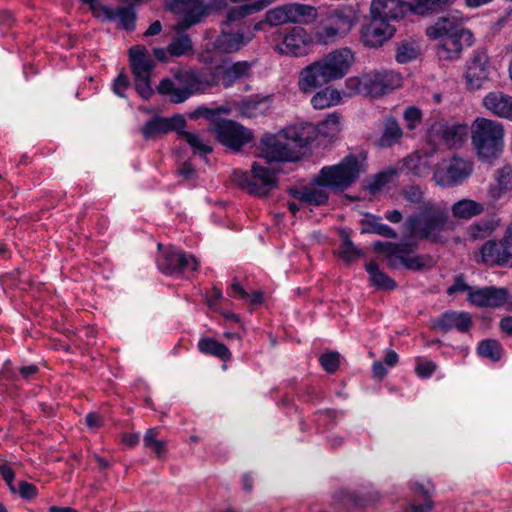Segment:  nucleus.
Segmentation results:
<instances>
[{"label": "nucleus", "mask_w": 512, "mask_h": 512, "mask_svg": "<svg viewBox=\"0 0 512 512\" xmlns=\"http://www.w3.org/2000/svg\"><path fill=\"white\" fill-rule=\"evenodd\" d=\"M197 347L202 354L211 355L227 362L232 354L228 347L214 338L203 337L199 340Z\"/></svg>", "instance_id": "obj_34"}, {"label": "nucleus", "mask_w": 512, "mask_h": 512, "mask_svg": "<svg viewBox=\"0 0 512 512\" xmlns=\"http://www.w3.org/2000/svg\"><path fill=\"white\" fill-rule=\"evenodd\" d=\"M494 230V224L488 220H481L473 223L468 228V234L473 240L484 239L491 235Z\"/></svg>", "instance_id": "obj_49"}, {"label": "nucleus", "mask_w": 512, "mask_h": 512, "mask_svg": "<svg viewBox=\"0 0 512 512\" xmlns=\"http://www.w3.org/2000/svg\"><path fill=\"white\" fill-rule=\"evenodd\" d=\"M499 326L504 333L512 336V316L501 319Z\"/></svg>", "instance_id": "obj_64"}, {"label": "nucleus", "mask_w": 512, "mask_h": 512, "mask_svg": "<svg viewBox=\"0 0 512 512\" xmlns=\"http://www.w3.org/2000/svg\"><path fill=\"white\" fill-rule=\"evenodd\" d=\"M368 232L375 233L386 238H397L396 231L392 229L390 226L382 223H373Z\"/></svg>", "instance_id": "obj_59"}, {"label": "nucleus", "mask_w": 512, "mask_h": 512, "mask_svg": "<svg viewBox=\"0 0 512 512\" xmlns=\"http://www.w3.org/2000/svg\"><path fill=\"white\" fill-rule=\"evenodd\" d=\"M360 174V164L354 155L345 157L339 164L324 166L314 177L318 185L343 191L356 182Z\"/></svg>", "instance_id": "obj_8"}, {"label": "nucleus", "mask_w": 512, "mask_h": 512, "mask_svg": "<svg viewBox=\"0 0 512 512\" xmlns=\"http://www.w3.org/2000/svg\"><path fill=\"white\" fill-rule=\"evenodd\" d=\"M0 475L9 486L10 490L16 493V486L14 485L15 473L12 468L6 464L0 465Z\"/></svg>", "instance_id": "obj_60"}, {"label": "nucleus", "mask_w": 512, "mask_h": 512, "mask_svg": "<svg viewBox=\"0 0 512 512\" xmlns=\"http://www.w3.org/2000/svg\"><path fill=\"white\" fill-rule=\"evenodd\" d=\"M169 9L174 13L183 14L178 22L179 29H188L200 23L208 14L209 7L204 0H171Z\"/></svg>", "instance_id": "obj_20"}, {"label": "nucleus", "mask_w": 512, "mask_h": 512, "mask_svg": "<svg viewBox=\"0 0 512 512\" xmlns=\"http://www.w3.org/2000/svg\"><path fill=\"white\" fill-rule=\"evenodd\" d=\"M403 117L407 122V128L413 130L422 120V112L415 106H409L404 110Z\"/></svg>", "instance_id": "obj_55"}, {"label": "nucleus", "mask_w": 512, "mask_h": 512, "mask_svg": "<svg viewBox=\"0 0 512 512\" xmlns=\"http://www.w3.org/2000/svg\"><path fill=\"white\" fill-rule=\"evenodd\" d=\"M481 262L493 266H512V248L503 238L501 241H487L480 249Z\"/></svg>", "instance_id": "obj_23"}, {"label": "nucleus", "mask_w": 512, "mask_h": 512, "mask_svg": "<svg viewBox=\"0 0 512 512\" xmlns=\"http://www.w3.org/2000/svg\"><path fill=\"white\" fill-rule=\"evenodd\" d=\"M178 135L189 144L195 154L206 156L212 152L211 145L199 134L183 131L181 129L179 130Z\"/></svg>", "instance_id": "obj_42"}, {"label": "nucleus", "mask_w": 512, "mask_h": 512, "mask_svg": "<svg viewBox=\"0 0 512 512\" xmlns=\"http://www.w3.org/2000/svg\"><path fill=\"white\" fill-rule=\"evenodd\" d=\"M464 18L456 13H448L426 28V35L431 40H439L465 31L461 26Z\"/></svg>", "instance_id": "obj_24"}, {"label": "nucleus", "mask_w": 512, "mask_h": 512, "mask_svg": "<svg viewBox=\"0 0 512 512\" xmlns=\"http://www.w3.org/2000/svg\"><path fill=\"white\" fill-rule=\"evenodd\" d=\"M186 121L181 115L172 117L156 116L147 121L141 128L144 139L149 140L157 136L177 131L185 127Z\"/></svg>", "instance_id": "obj_22"}, {"label": "nucleus", "mask_w": 512, "mask_h": 512, "mask_svg": "<svg viewBox=\"0 0 512 512\" xmlns=\"http://www.w3.org/2000/svg\"><path fill=\"white\" fill-rule=\"evenodd\" d=\"M495 184L491 186L489 194L492 198L498 199L504 192L512 188V167L504 165L494 173Z\"/></svg>", "instance_id": "obj_35"}, {"label": "nucleus", "mask_w": 512, "mask_h": 512, "mask_svg": "<svg viewBox=\"0 0 512 512\" xmlns=\"http://www.w3.org/2000/svg\"><path fill=\"white\" fill-rule=\"evenodd\" d=\"M447 222V210L433 201H427L416 214L407 217L403 226L411 237L438 243Z\"/></svg>", "instance_id": "obj_3"}, {"label": "nucleus", "mask_w": 512, "mask_h": 512, "mask_svg": "<svg viewBox=\"0 0 512 512\" xmlns=\"http://www.w3.org/2000/svg\"><path fill=\"white\" fill-rule=\"evenodd\" d=\"M468 127L462 124L449 125L446 122H434L428 130L430 144L444 145L448 148H459L467 140Z\"/></svg>", "instance_id": "obj_16"}, {"label": "nucleus", "mask_w": 512, "mask_h": 512, "mask_svg": "<svg viewBox=\"0 0 512 512\" xmlns=\"http://www.w3.org/2000/svg\"><path fill=\"white\" fill-rule=\"evenodd\" d=\"M313 128L309 125H292L277 135H266L261 140V151L268 161H296L301 149L311 143Z\"/></svg>", "instance_id": "obj_2"}, {"label": "nucleus", "mask_w": 512, "mask_h": 512, "mask_svg": "<svg viewBox=\"0 0 512 512\" xmlns=\"http://www.w3.org/2000/svg\"><path fill=\"white\" fill-rule=\"evenodd\" d=\"M325 188L326 187L317 184V186L305 187L300 190H292L291 194L302 203L321 206L324 205L329 198V194Z\"/></svg>", "instance_id": "obj_32"}, {"label": "nucleus", "mask_w": 512, "mask_h": 512, "mask_svg": "<svg viewBox=\"0 0 512 512\" xmlns=\"http://www.w3.org/2000/svg\"><path fill=\"white\" fill-rule=\"evenodd\" d=\"M404 166L412 174L417 176H424L428 174L430 170V156L416 153L405 159Z\"/></svg>", "instance_id": "obj_40"}, {"label": "nucleus", "mask_w": 512, "mask_h": 512, "mask_svg": "<svg viewBox=\"0 0 512 512\" xmlns=\"http://www.w3.org/2000/svg\"><path fill=\"white\" fill-rule=\"evenodd\" d=\"M403 197L413 204H418L423 206L426 202L424 201V192L418 186H408L403 189Z\"/></svg>", "instance_id": "obj_56"}, {"label": "nucleus", "mask_w": 512, "mask_h": 512, "mask_svg": "<svg viewBox=\"0 0 512 512\" xmlns=\"http://www.w3.org/2000/svg\"><path fill=\"white\" fill-rule=\"evenodd\" d=\"M436 370V364L431 360L416 357L415 372L421 378H429Z\"/></svg>", "instance_id": "obj_54"}, {"label": "nucleus", "mask_w": 512, "mask_h": 512, "mask_svg": "<svg viewBox=\"0 0 512 512\" xmlns=\"http://www.w3.org/2000/svg\"><path fill=\"white\" fill-rule=\"evenodd\" d=\"M274 50L281 55L302 57L309 53L313 45V36L306 29L295 26L282 33L275 34Z\"/></svg>", "instance_id": "obj_12"}, {"label": "nucleus", "mask_w": 512, "mask_h": 512, "mask_svg": "<svg viewBox=\"0 0 512 512\" xmlns=\"http://www.w3.org/2000/svg\"><path fill=\"white\" fill-rule=\"evenodd\" d=\"M455 1L456 0H414L413 3H410V12L425 16L436 13L450 6Z\"/></svg>", "instance_id": "obj_37"}, {"label": "nucleus", "mask_w": 512, "mask_h": 512, "mask_svg": "<svg viewBox=\"0 0 512 512\" xmlns=\"http://www.w3.org/2000/svg\"><path fill=\"white\" fill-rule=\"evenodd\" d=\"M402 85V77L394 71H371L345 81L349 95L381 97Z\"/></svg>", "instance_id": "obj_5"}, {"label": "nucleus", "mask_w": 512, "mask_h": 512, "mask_svg": "<svg viewBox=\"0 0 512 512\" xmlns=\"http://www.w3.org/2000/svg\"><path fill=\"white\" fill-rule=\"evenodd\" d=\"M129 59L135 89L142 98L148 99L153 94L151 73L154 68V61L148 50L142 45H135L129 49Z\"/></svg>", "instance_id": "obj_10"}, {"label": "nucleus", "mask_w": 512, "mask_h": 512, "mask_svg": "<svg viewBox=\"0 0 512 512\" xmlns=\"http://www.w3.org/2000/svg\"><path fill=\"white\" fill-rule=\"evenodd\" d=\"M317 16L316 9L305 4H286L273 8L266 13V22L272 26L286 23L308 24Z\"/></svg>", "instance_id": "obj_15"}, {"label": "nucleus", "mask_w": 512, "mask_h": 512, "mask_svg": "<svg viewBox=\"0 0 512 512\" xmlns=\"http://www.w3.org/2000/svg\"><path fill=\"white\" fill-rule=\"evenodd\" d=\"M157 266L166 275H176L186 271H195L198 268V261L193 255L169 247L159 253Z\"/></svg>", "instance_id": "obj_17"}, {"label": "nucleus", "mask_w": 512, "mask_h": 512, "mask_svg": "<svg viewBox=\"0 0 512 512\" xmlns=\"http://www.w3.org/2000/svg\"><path fill=\"white\" fill-rule=\"evenodd\" d=\"M319 361L326 372L334 373L339 367L340 355L337 352H328L322 354Z\"/></svg>", "instance_id": "obj_53"}, {"label": "nucleus", "mask_w": 512, "mask_h": 512, "mask_svg": "<svg viewBox=\"0 0 512 512\" xmlns=\"http://www.w3.org/2000/svg\"><path fill=\"white\" fill-rule=\"evenodd\" d=\"M276 0H256L250 4H244L229 9L226 13L225 20L221 24H227V26H233V23L240 21L241 19L252 15L258 11H261Z\"/></svg>", "instance_id": "obj_31"}, {"label": "nucleus", "mask_w": 512, "mask_h": 512, "mask_svg": "<svg viewBox=\"0 0 512 512\" xmlns=\"http://www.w3.org/2000/svg\"><path fill=\"white\" fill-rule=\"evenodd\" d=\"M488 294V287L471 290L468 296V301L478 307H486V298Z\"/></svg>", "instance_id": "obj_57"}, {"label": "nucleus", "mask_w": 512, "mask_h": 512, "mask_svg": "<svg viewBox=\"0 0 512 512\" xmlns=\"http://www.w3.org/2000/svg\"><path fill=\"white\" fill-rule=\"evenodd\" d=\"M158 432L156 429H149L144 435V446L151 449L157 458L161 459L166 454V442L157 438Z\"/></svg>", "instance_id": "obj_47"}, {"label": "nucleus", "mask_w": 512, "mask_h": 512, "mask_svg": "<svg viewBox=\"0 0 512 512\" xmlns=\"http://www.w3.org/2000/svg\"><path fill=\"white\" fill-rule=\"evenodd\" d=\"M395 33V28L388 22L372 17V22L363 33V41L369 47H377L391 38Z\"/></svg>", "instance_id": "obj_27"}, {"label": "nucleus", "mask_w": 512, "mask_h": 512, "mask_svg": "<svg viewBox=\"0 0 512 512\" xmlns=\"http://www.w3.org/2000/svg\"><path fill=\"white\" fill-rule=\"evenodd\" d=\"M340 93L336 89L325 88L317 92L311 99L315 109H325L340 102Z\"/></svg>", "instance_id": "obj_43"}, {"label": "nucleus", "mask_w": 512, "mask_h": 512, "mask_svg": "<svg viewBox=\"0 0 512 512\" xmlns=\"http://www.w3.org/2000/svg\"><path fill=\"white\" fill-rule=\"evenodd\" d=\"M269 109V98L248 99L240 106V113L247 118H255L264 115Z\"/></svg>", "instance_id": "obj_41"}, {"label": "nucleus", "mask_w": 512, "mask_h": 512, "mask_svg": "<svg viewBox=\"0 0 512 512\" xmlns=\"http://www.w3.org/2000/svg\"><path fill=\"white\" fill-rule=\"evenodd\" d=\"M471 290L472 287L465 283L462 275H459L455 278L454 283L447 289V294L451 295L457 292H467L469 295Z\"/></svg>", "instance_id": "obj_61"}, {"label": "nucleus", "mask_w": 512, "mask_h": 512, "mask_svg": "<svg viewBox=\"0 0 512 512\" xmlns=\"http://www.w3.org/2000/svg\"><path fill=\"white\" fill-rule=\"evenodd\" d=\"M205 83L201 75L195 71H180L175 74V79H163L157 87V91L169 98L173 103H182L194 92L199 90L200 84Z\"/></svg>", "instance_id": "obj_9"}, {"label": "nucleus", "mask_w": 512, "mask_h": 512, "mask_svg": "<svg viewBox=\"0 0 512 512\" xmlns=\"http://www.w3.org/2000/svg\"><path fill=\"white\" fill-rule=\"evenodd\" d=\"M440 44L437 47V56L443 60L457 59L463 49L462 41L467 42L469 45L472 41V34L470 31L465 30L458 34L439 39Z\"/></svg>", "instance_id": "obj_26"}, {"label": "nucleus", "mask_w": 512, "mask_h": 512, "mask_svg": "<svg viewBox=\"0 0 512 512\" xmlns=\"http://www.w3.org/2000/svg\"><path fill=\"white\" fill-rule=\"evenodd\" d=\"M490 72L489 57L483 49L475 50L467 62L464 78L469 90L480 89L488 80Z\"/></svg>", "instance_id": "obj_21"}, {"label": "nucleus", "mask_w": 512, "mask_h": 512, "mask_svg": "<svg viewBox=\"0 0 512 512\" xmlns=\"http://www.w3.org/2000/svg\"><path fill=\"white\" fill-rule=\"evenodd\" d=\"M366 271L370 276L372 284L380 290H394L397 287L396 282L380 271L376 262L371 261L366 265Z\"/></svg>", "instance_id": "obj_38"}, {"label": "nucleus", "mask_w": 512, "mask_h": 512, "mask_svg": "<svg viewBox=\"0 0 512 512\" xmlns=\"http://www.w3.org/2000/svg\"><path fill=\"white\" fill-rule=\"evenodd\" d=\"M230 295L235 298H239L245 303L251 305H259L263 301V293L261 291H253L248 293L240 283L233 282L231 285Z\"/></svg>", "instance_id": "obj_46"}, {"label": "nucleus", "mask_w": 512, "mask_h": 512, "mask_svg": "<svg viewBox=\"0 0 512 512\" xmlns=\"http://www.w3.org/2000/svg\"><path fill=\"white\" fill-rule=\"evenodd\" d=\"M417 56V49L411 43L403 42L397 47L395 57L398 63L403 64L416 59Z\"/></svg>", "instance_id": "obj_52"}, {"label": "nucleus", "mask_w": 512, "mask_h": 512, "mask_svg": "<svg viewBox=\"0 0 512 512\" xmlns=\"http://www.w3.org/2000/svg\"><path fill=\"white\" fill-rule=\"evenodd\" d=\"M128 83L129 82L126 76L119 75L113 84L114 92L119 96H123L122 92L128 87Z\"/></svg>", "instance_id": "obj_62"}, {"label": "nucleus", "mask_w": 512, "mask_h": 512, "mask_svg": "<svg viewBox=\"0 0 512 512\" xmlns=\"http://www.w3.org/2000/svg\"><path fill=\"white\" fill-rule=\"evenodd\" d=\"M186 30L187 29H179L178 23L174 26L176 35L168 45V51L171 57H182L193 54V43L190 36L185 33Z\"/></svg>", "instance_id": "obj_33"}, {"label": "nucleus", "mask_w": 512, "mask_h": 512, "mask_svg": "<svg viewBox=\"0 0 512 512\" xmlns=\"http://www.w3.org/2000/svg\"><path fill=\"white\" fill-rule=\"evenodd\" d=\"M483 211L484 205L472 199L459 200L451 207L452 215L457 219H471Z\"/></svg>", "instance_id": "obj_36"}, {"label": "nucleus", "mask_w": 512, "mask_h": 512, "mask_svg": "<svg viewBox=\"0 0 512 512\" xmlns=\"http://www.w3.org/2000/svg\"><path fill=\"white\" fill-rule=\"evenodd\" d=\"M354 62V54L349 48L331 51L320 60L311 63L300 72L298 86L309 92L318 86L343 78Z\"/></svg>", "instance_id": "obj_1"}, {"label": "nucleus", "mask_w": 512, "mask_h": 512, "mask_svg": "<svg viewBox=\"0 0 512 512\" xmlns=\"http://www.w3.org/2000/svg\"><path fill=\"white\" fill-rule=\"evenodd\" d=\"M255 61L240 60L227 66H218L214 69L212 79L204 80L208 85H222L224 88L232 87L239 81H245L252 75Z\"/></svg>", "instance_id": "obj_18"}, {"label": "nucleus", "mask_w": 512, "mask_h": 512, "mask_svg": "<svg viewBox=\"0 0 512 512\" xmlns=\"http://www.w3.org/2000/svg\"><path fill=\"white\" fill-rule=\"evenodd\" d=\"M417 244L414 243H391L377 241L374 243V249L382 252L389 259V266L398 268L401 264L406 269L413 271H425L434 267L435 261L432 256L428 254H414L413 248Z\"/></svg>", "instance_id": "obj_6"}, {"label": "nucleus", "mask_w": 512, "mask_h": 512, "mask_svg": "<svg viewBox=\"0 0 512 512\" xmlns=\"http://www.w3.org/2000/svg\"><path fill=\"white\" fill-rule=\"evenodd\" d=\"M339 254L345 262H352L362 256L361 250H359L344 233L342 234V243Z\"/></svg>", "instance_id": "obj_48"}, {"label": "nucleus", "mask_w": 512, "mask_h": 512, "mask_svg": "<svg viewBox=\"0 0 512 512\" xmlns=\"http://www.w3.org/2000/svg\"><path fill=\"white\" fill-rule=\"evenodd\" d=\"M410 12V3L402 0H373L371 3L372 17L380 18L389 23L390 20H397Z\"/></svg>", "instance_id": "obj_25"}, {"label": "nucleus", "mask_w": 512, "mask_h": 512, "mask_svg": "<svg viewBox=\"0 0 512 512\" xmlns=\"http://www.w3.org/2000/svg\"><path fill=\"white\" fill-rule=\"evenodd\" d=\"M397 174L396 170L390 169L387 171L380 172L375 178L368 184V189L371 194H376L380 191L391 178Z\"/></svg>", "instance_id": "obj_51"}, {"label": "nucleus", "mask_w": 512, "mask_h": 512, "mask_svg": "<svg viewBox=\"0 0 512 512\" xmlns=\"http://www.w3.org/2000/svg\"><path fill=\"white\" fill-rule=\"evenodd\" d=\"M213 131L217 140L233 151H239L252 139L250 130L232 120L216 122Z\"/></svg>", "instance_id": "obj_19"}, {"label": "nucleus", "mask_w": 512, "mask_h": 512, "mask_svg": "<svg viewBox=\"0 0 512 512\" xmlns=\"http://www.w3.org/2000/svg\"><path fill=\"white\" fill-rule=\"evenodd\" d=\"M403 132L399 124L394 118H388L384 122V130L379 140L382 147H389L396 143L402 136Z\"/></svg>", "instance_id": "obj_44"}, {"label": "nucleus", "mask_w": 512, "mask_h": 512, "mask_svg": "<svg viewBox=\"0 0 512 512\" xmlns=\"http://www.w3.org/2000/svg\"><path fill=\"white\" fill-rule=\"evenodd\" d=\"M412 490L422 502L417 503V501L414 500L413 503L403 512H429L432 509V501L429 490L419 483L413 484Z\"/></svg>", "instance_id": "obj_39"}, {"label": "nucleus", "mask_w": 512, "mask_h": 512, "mask_svg": "<svg viewBox=\"0 0 512 512\" xmlns=\"http://www.w3.org/2000/svg\"><path fill=\"white\" fill-rule=\"evenodd\" d=\"M471 325L472 321L469 313L456 311L445 312L432 322V327L442 332H447L453 328L460 332H467Z\"/></svg>", "instance_id": "obj_28"}, {"label": "nucleus", "mask_w": 512, "mask_h": 512, "mask_svg": "<svg viewBox=\"0 0 512 512\" xmlns=\"http://www.w3.org/2000/svg\"><path fill=\"white\" fill-rule=\"evenodd\" d=\"M253 37L254 34L248 28L220 24V32L211 42V46L218 54H234L246 47Z\"/></svg>", "instance_id": "obj_13"}, {"label": "nucleus", "mask_w": 512, "mask_h": 512, "mask_svg": "<svg viewBox=\"0 0 512 512\" xmlns=\"http://www.w3.org/2000/svg\"><path fill=\"white\" fill-rule=\"evenodd\" d=\"M508 300V290L505 288L488 287L486 307H500Z\"/></svg>", "instance_id": "obj_50"}, {"label": "nucleus", "mask_w": 512, "mask_h": 512, "mask_svg": "<svg viewBox=\"0 0 512 512\" xmlns=\"http://www.w3.org/2000/svg\"><path fill=\"white\" fill-rule=\"evenodd\" d=\"M179 173L185 179H192L195 176V169L189 163H183L179 168Z\"/></svg>", "instance_id": "obj_63"}, {"label": "nucleus", "mask_w": 512, "mask_h": 512, "mask_svg": "<svg viewBox=\"0 0 512 512\" xmlns=\"http://www.w3.org/2000/svg\"><path fill=\"white\" fill-rule=\"evenodd\" d=\"M354 25V18L346 9H332L321 15L311 35L313 43L329 45L345 37Z\"/></svg>", "instance_id": "obj_7"}, {"label": "nucleus", "mask_w": 512, "mask_h": 512, "mask_svg": "<svg viewBox=\"0 0 512 512\" xmlns=\"http://www.w3.org/2000/svg\"><path fill=\"white\" fill-rule=\"evenodd\" d=\"M300 125H309L313 128V135L311 142L316 140L318 137H322L327 140L334 139L341 131L340 116L333 113L330 114L326 119L321 121L318 125L312 123H301Z\"/></svg>", "instance_id": "obj_30"}, {"label": "nucleus", "mask_w": 512, "mask_h": 512, "mask_svg": "<svg viewBox=\"0 0 512 512\" xmlns=\"http://www.w3.org/2000/svg\"><path fill=\"white\" fill-rule=\"evenodd\" d=\"M233 181L248 193L266 196L277 184L275 172L257 163L252 165L251 174L235 171Z\"/></svg>", "instance_id": "obj_11"}, {"label": "nucleus", "mask_w": 512, "mask_h": 512, "mask_svg": "<svg viewBox=\"0 0 512 512\" xmlns=\"http://www.w3.org/2000/svg\"><path fill=\"white\" fill-rule=\"evenodd\" d=\"M484 107L492 114L512 120V97L501 91L490 92L483 98Z\"/></svg>", "instance_id": "obj_29"}, {"label": "nucleus", "mask_w": 512, "mask_h": 512, "mask_svg": "<svg viewBox=\"0 0 512 512\" xmlns=\"http://www.w3.org/2000/svg\"><path fill=\"white\" fill-rule=\"evenodd\" d=\"M16 493L24 499H33L37 496V488L34 484L27 481H20L16 487Z\"/></svg>", "instance_id": "obj_58"}, {"label": "nucleus", "mask_w": 512, "mask_h": 512, "mask_svg": "<svg viewBox=\"0 0 512 512\" xmlns=\"http://www.w3.org/2000/svg\"><path fill=\"white\" fill-rule=\"evenodd\" d=\"M503 138V126L496 121L477 118L472 124V144L482 162L492 163L501 155Z\"/></svg>", "instance_id": "obj_4"}, {"label": "nucleus", "mask_w": 512, "mask_h": 512, "mask_svg": "<svg viewBox=\"0 0 512 512\" xmlns=\"http://www.w3.org/2000/svg\"><path fill=\"white\" fill-rule=\"evenodd\" d=\"M481 357L488 358L493 362L499 361L502 356V346L495 339L482 340L477 348Z\"/></svg>", "instance_id": "obj_45"}, {"label": "nucleus", "mask_w": 512, "mask_h": 512, "mask_svg": "<svg viewBox=\"0 0 512 512\" xmlns=\"http://www.w3.org/2000/svg\"><path fill=\"white\" fill-rule=\"evenodd\" d=\"M473 172V163L458 156L439 163L433 179L440 186H454L465 181Z\"/></svg>", "instance_id": "obj_14"}]
</instances>
